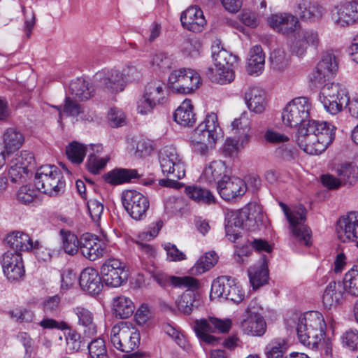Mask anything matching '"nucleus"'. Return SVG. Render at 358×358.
Segmentation results:
<instances>
[{
  "mask_svg": "<svg viewBox=\"0 0 358 358\" xmlns=\"http://www.w3.org/2000/svg\"><path fill=\"white\" fill-rule=\"evenodd\" d=\"M311 103L306 97L295 98L289 101L282 113L285 125L289 127H301L298 129L296 142L307 154L320 155L332 143L336 127L320 120H308Z\"/></svg>",
  "mask_w": 358,
  "mask_h": 358,
  "instance_id": "f257e3e1",
  "label": "nucleus"
},
{
  "mask_svg": "<svg viewBox=\"0 0 358 358\" xmlns=\"http://www.w3.org/2000/svg\"><path fill=\"white\" fill-rule=\"evenodd\" d=\"M264 217L260 207L256 204H250L239 210L231 212L225 225L227 238L236 243L241 238L240 229L255 231L263 224Z\"/></svg>",
  "mask_w": 358,
  "mask_h": 358,
  "instance_id": "f03ea898",
  "label": "nucleus"
},
{
  "mask_svg": "<svg viewBox=\"0 0 358 358\" xmlns=\"http://www.w3.org/2000/svg\"><path fill=\"white\" fill-rule=\"evenodd\" d=\"M222 137V131L217 115L215 113H210L192 131L190 143L194 152L206 155L215 147L216 143Z\"/></svg>",
  "mask_w": 358,
  "mask_h": 358,
  "instance_id": "7ed1b4c3",
  "label": "nucleus"
},
{
  "mask_svg": "<svg viewBox=\"0 0 358 358\" xmlns=\"http://www.w3.org/2000/svg\"><path fill=\"white\" fill-rule=\"evenodd\" d=\"M327 322L323 315H301L297 319L296 333L299 342L310 348L317 349L324 339Z\"/></svg>",
  "mask_w": 358,
  "mask_h": 358,
  "instance_id": "20e7f679",
  "label": "nucleus"
},
{
  "mask_svg": "<svg viewBox=\"0 0 358 358\" xmlns=\"http://www.w3.org/2000/svg\"><path fill=\"white\" fill-rule=\"evenodd\" d=\"M214 67H209L206 74L213 82L220 84L229 83L234 79L231 66L237 62L238 57L219 46L213 47Z\"/></svg>",
  "mask_w": 358,
  "mask_h": 358,
  "instance_id": "39448f33",
  "label": "nucleus"
},
{
  "mask_svg": "<svg viewBox=\"0 0 358 358\" xmlns=\"http://www.w3.org/2000/svg\"><path fill=\"white\" fill-rule=\"evenodd\" d=\"M289 224L293 241L305 246L311 245V231L305 224L306 211L302 206L288 208L282 202L279 203Z\"/></svg>",
  "mask_w": 358,
  "mask_h": 358,
  "instance_id": "423d86ee",
  "label": "nucleus"
},
{
  "mask_svg": "<svg viewBox=\"0 0 358 358\" xmlns=\"http://www.w3.org/2000/svg\"><path fill=\"white\" fill-rule=\"evenodd\" d=\"M36 189L50 196H57L64 192L65 180L60 169L55 165L39 167L34 178Z\"/></svg>",
  "mask_w": 358,
  "mask_h": 358,
  "instance_id": "0eeeda50",
  "label": "nucleus"
},
{
  "mask_svg": "<svg viewBox=\"0 0 358 358\" xmlns=\"http://www.w3.org/2000/svg\"><path fill=\"white\" fill-rule=\"evenodd\" d=\"M140 334L131 324L120 322L114 325L110 332V341L117 350L129 353L140 344Z\"/></svg>",
  "mask_w": 358,
  "mask_h": 358,
  "instance_id": "6e6552de",
  "label": "nucleus"
},
{
  "mask_svg": "<svg viewBox=\"0 0 358 358\" xmlns=\"http://www.w3.org/2000/svg\"><path fill=\"white\" fill-rule=\"evenodd\" d=\"M320 99L325 110L336 115L343 110V106H350V99L346 88L339 83L325 84L321 90Z\"/></svg>",
  "mask_w": 358,
  "mask_h": 358,
  "instance_id": "1a4fd4ad",
  "label": "nucleus"
},
{
  "mask_svg": "<svg viewBox=\"0 0 358 358\" xmlns=\"http://www.w3.org/2000/svg\"><path fill=\"white\" fill-rule=\"evenodd\" d=\"M231 327L230 319H219L215 317H210L209 320H196L194 322L193 329L200 341L209 344L215 345L218 338L210 334L219 332L225 334L229 331Z\"/></svg>",
  "mask_w": 358,
  "mask_h": 358,
  "instance_id": "9d476101",
  "label": "nucleus"
},
{
  "mask_svg": "<svg viewBox=\"0 0 358 358\" xmlns=\"http://www.w3.org/2000/svg\"><path fill=\"white\" fill-rule=\"evenodd\" d=\"M201 84L199 74L191 69H179L171 71L168 79V86L178 94H189Z\"/></svg>",
  "mask_w": 358,
  "mask_h": 358,
  "instance_id": "9b49d317",
  "label": "nucleus"
},
{
  "mask_svg": "<svg viewBox=\"0 0 358 358\" xmlns=\"http://www.w3.org/2000/svg\"><path fill=\"white\" fill-rule=\"evenodd\" d=\"M159 162L162 173L177 180L185 176V163L183 157L173 146H166L161 150Z\"/></svg>",
  "mask_w": 358,
  "mask_h": 358,
  "instance_id": "f8f14e48",
  "label": "nucleus"
},
{
  "mask_svg": "<svg viewBox=\"0 0 358 358\" xmlns=\"http://www.w3.org/2000/svg\"><path fill=\"white\" fill-rule=\"evenodd\" d=\"M121 199L125 210L133 219L141 220L145 217L150 203L143 194L133 189L126 190L122 193Z\"/></svg>",
  "mask_w": 358,
  "mask_h": 358,
  "instance_id": "ddd939ff",
  "label": "nucleus"
},
{
  "mask_svg": "<svg viewBox=\"0 0 358 358\" xmlns=\"http://www.w3.org/2000/svg\"><path fill=\"white\" fill-rule=\"evenodd\" d=\"M337 177L324 175L321 178L323 185L329 189H336L341 185H352L358 178V168L350 163L338 165L336 169Z\"/></svg>",
  "mask_w": 358,
  "mask_h": 358,
  "instance_id": "4468645a",
  "label": "nucleus"
},
{
  "mask_svg": "<svg viewBox=\"0 0 358 358\" xmlns=\"http://www.w3.org/2000/svg\"><path fill=\"white\" fill-rule=\"evenodd\" d=\"M94 81L97 88L110 94L122 92L125 88L123 75L115 69H103L94 76Z\"/></svg>",
  "mask_w": 358,
  "mask_h": 358,
  "instance_id": "2eb2a0df",
  "label": "nucleus"
},
{
  "mask_svg": "<svg viewBox=\"0 0 358 358\" xmlns=\"http://www.w3.org/2000/svg\"><path fill=\"white\" fill-rule=\"evenodd\" d=\"M103 281L107 286L117 287L127 280L128 271L124 263L113 259L106 262L101 267Z\"/></svg>",
  "mask_w": 358,
  "mask_h": 358,
  "instance_id": "dca6fc26",
  "label": "nucleus"
},
{
  "mask_svg": "<svg viewBox=\"0 0 358 358\" xmlns=\"http://www.w3.org/2000/svg\"><path fill=\"white\" fill-rule=\"evenodd\" d=\"M3 273L10 281H17L25 274L24 262L21 253L7 251L0 259Z\"/></svg>",
  "mask_w": 358,
  "mask_h": 358,
  "instance_id": "f3484780",
  "label": "nucleus"
},
{
  "mask_svg": "<svg viewBox=\"0 0 358 358\" xmlns=\"http://www.w3.org/2000/svg\"><path fill=\"white\" fill-rule=\"evenodd\" d=\"M331 18L338 27H346L358 22V2L348 1L335 6Z\"/></svg>",
  "mask_w": 358,
  "mask_h": 358,
  "instance_id": "a211bd4d",
  "label": "nucleus"
},
{
  "mask_svg": "<svg viewBox=\"0 0 358 358\" xmlns=\"http://www.w3.org/2000/svg\"><path fill=\"white\" fill-rule=\"evenodd\" d=\"M336 234L343 242H358V212H350L337 222Z\"/></svg>",
  "mask_w": 358,
  "mask_h": 358,
  "instance_id": "6ab92c4d",
  "label": "nucleus"
},
{
  "mask_svg": "<svg viewBox=\"0 0 358 358\" xmlns=\"http://www.w3.org/2000/svg\"><path fill=\"white\" fill-rule=\"evenodd\" d=\"M106 250V244L96 235L85 233L80 238V251L90 261L103 257Z\"/></svg>",
  "mask_w": 358,
  "mask_h": 358,
  "instance_id": "aec40b11",
  "label": "nucleus"
},
{
  "mask_svg": "<svg viewBox=\"0 0 358 358\" xmlns=\"http://www.w3.org/2000/svg\"><path fill=\"white\" fill-rule=\"evenodd\" d=\"M268 23L274 31L285 35L294 33L301 27L298 18L287 13L271 15Z\"/></svg>",
  "mask_w": 358,
  "mask_h": 358,
  "instance_id": "412c9836",
  "label": "nucleus"
},
{
  "mask_svg": "<svg viewBox=\"0 0 358 358\" xmlns=\"http://www.w3.org/2000/svg\"><path fill=\"white\" fill-rule=\"evenodd\" d=\"M217 188L220 196L226 201H231L241 196L247 190L246 185L243 180L237 177L229 176L219 181Z\"/></svg>",
  "mask_w": 358,
  "mask_h": 358,
  "instance_id": "4be33fe9",
  "label": "nucleus"
},
{
  "mask_svg": "<svg viewBox=\"0 0 358 358\" xmlns=\"http://www.w3.org/2000/svg\"><path fill=\"white\" fill-rule=\"evenodd\" d=\"M296 13L304 22H316L325 15L326 9L317 1L300 0L296 5Z\"/></svg>",
  "mask_w": 358,
  "mask_h": 358,
  "instance_id": "5701e85b",
  "label": "nucleus"
},
{
  "mask_svg": "<svg viewBox=\"0 0 358 358\" xmlns=\"http://www.w3.org/2000/svg\"><path fill=\"white\" fill-rule=\"evenodd\" d=\"M180 21L183 27L193 32L201 31L206 25L203 11L198 6H191L182 12Z\"/></svg>",
  "mask_w": 358,
  "mask_h": 358,
  "instance_id": "b1692460",
  "label": "nucleus"
},
{
  "mask_svg": "<svg viewBox=\"0 0 358 358\" xmlns=\"http://www.w3.org/2000/svg\"><path fill=\"white\" fill-rule=\"evenodd\" d=\"M24 142V135L17 129L10 127L3 132L0 139V150L9 155L18 150Z\"/></svg>",
  "mask_w": 358,
  "mask_h": 358,
  "instance_id": "393cba45",
  "label": "nucleus"
},
{
  "mask_svg": "<svg viewBox=\"0 0 358 358\" xmlns=\"http://www.w3.org/2000/svg\"><path fill=\"white\" fill-rule=\"evenodd\" d=\"M79 284L84 291L91 295L99 294L103 288L101 278L98 271L89 267L81 272Z\"/></svg>",
  "mask_w": 358,
  "mask_h": 358,
  "instance_id": "a878e982",
  "label": "nucleus"
},
{
  "mask_svg": "<svg viewBox=\"0 0 358 358\" xmlns=\"http://www.w3.org/2000/svg\"><path fill=\"white\" fill-rule=\"evenodd\" d=\"M344 291L345 292L344 281L330 282L323 294L322 303L324 308L331 310L338 306L343 299Z\"/></svg>",
  "mask_w": 358,
  "mask_h": 358,
  "instance_id": "bb28decb",
  "label": "nucleus"
},
{
  "mask_svg": "<svg viewBox=\"0 0 358 358\" xmlns=\"http://www.w3.org/2000/svg\"><path fill=\"white\" fill-rule=\"evenodd\" d=\"M152 277L161 287H166L169 283L178 287L194 288L198 286L197 280L190 276H169L164 272L156 271Z\"/></svg>",
  "mask_w": 358,
  "mask_h": 358,
  "instance_id": "cd10ccee",
  "label": "nucleus"
},
{
  "mask_svg": "<svg viewBox=\"0 0 358 358\" xmlns=\"http://www.w3.org/2000/svg\"><path fill=\"white\" fill-rule=\"evenodd\" d=\"M227 166L224 162L221 160L213 161L203 170L201 179L208 184L217 183L222 179L227 178Z\"/></svg>",
  "mask_w": 358,
  "mask_h": 358,
  "instance_id": "c85d7f7f",
  "label": "nucleus"
},
{
  "mask_svg": "<svg viewBox=\"0 0 358 358\" xmlns=\"http://www.w3.org/2000/svg\"><path fill=\"white\" fill-rule=\"evenodd\" d=\"M70 97L75 101H87L94 96V90L85 79L72 80L69 87Z\"/></svg>",
  "mask_w": 358,
  "mask_h": 358,
  "instance_id": "c756f323",
  "label": "nucleus"
},
{
  "mask_svg": "<svg viewBox=\"0 0 358 358\" xmlns=\"http://www.w3.org/2000/svg\"><path fill=\"white\" fill-rule=\"evenodd\" d=\"M185 192L187 197L201 205L210 206L216 203L213 194L207 188L198 185L185 187Z\"/></svg>",
  "mask_w": 358,
  "mask_h": 358,
  "instance_id": "7c9ffc66",
  "label": "nucleus"
},
{
  "mask_svg": "<svg viewBox=\"0 0 358 358\" xmlns=\"http://www.w3.org/2000/svg\"><path fill=\"white\" fill-rule=\"evenodd\" d=\"M174 120L182 127H192L196 122L194 106L189 99H185L173 114Z\"/></svg>",
  "mask_w": 358,
  "mask_h": 358,
  "instance_id": "2f4dec72",
  "label": "nucleus"
},
{
  "mask_svg": "<svg viewBox=\"0 0 358 358\" xmlns=\"http://www.w3.org/2000/svg\"><path fill=\"white\" fill-rule=\"evenodd\" d=\"M245 100L248 108L255 113H262L265 110L266 94L261 88H249L245 94Z\"/></svg>",
  "mask_w": 358,
  "mask_h": 358,
  "instance_id": "473e14b6",
  "label": "nucleus"
},
{
  "mask_svg": "<svg viewBox=\"0 0 358 358\" xmlns=\"http://www.w3.org/2000/svg\"><path fill=\"white\" fill-rule=\"evenodd\" d=\"M140 177L136 169H115L103 176L104 180L112 185L129 182L131 179Z\"/></svg>",
  "mask_w": 358,
  "mask_h": 358,
  "instance_id": "72a5a7b5",
  "label": "nucleus"
},
{
  "mask_svg": "<svg viewBox=\"0 0 358 358\" xmlns=\"http://www.w3.org/2000/svg\"><path fill=\"white\" fill-rule=\"evenodd\" d=\"M248 275L253 289H257L267 283L268 270L265 257L259 264L254 265L248 269Z\"/></svg>",
  "mask_w": 358,
  "mask_h": 358,
  "instance_id": "f704fd0d",
  "label": "nucleus"
},
{
  "mask_svg": "<svg viewBox=\"0 0 358 358\" xmlns=\"http://www.w3.org/2000/svg\"><path fill=\"white\" fill-rule=\"evenodd\" d=\"M241 328L245 334L259 336L265 333L266 324L261 315H248L241 322Z\"/></svg>",
  "mask_w": 358,
  "mask_h": 358,
  "instance_id": "c9c22d12",
  "label": "nucleus"
},
{
  "mask_svg": "<svg viewBox=\"0 0 358 358\" xmlns=\"http://www.w3.org/2000/svg\"><path fill=\"white\" fill-rule=\"evenodd\" d=\"M265 55L260 45H255L250 51L247 70L250 75H259L264 69Z\"/></svg>",
  "mask_w": 358,
  "mask_h": 358,
  "instance_id": "e433bc0d",
  "label": "nucleus"
},
{
  "mask_svg": "<svg viewBox=\"0 0 358 358\" xmlns=\"http://www.w3.org/2000/svg\"><path fill=\"white\" fill-rule=\"evenodd\" d=\"M5 242L11 248L20 251L32 250L34 244L28 234L21 231H14L8 234Z\"/></svg>",
  "mask_w": 358,
  "mask_h": 358,
  "instance_id": "4c0bfd02",
  "label": "nucleus"
},
{
  "mask_svg": "<svg viewBox=\"0 0 358 358\" xmlns=\"http://www.w3.org/2000/svg\"><path fill=\"white\" fill-rule=\"evenodd\" d=\"M230 285H233V278L229 276H220L215 279L211 285L210 297L211 300L224 299L227 296Z\"/></svg>",
  "mask_w": 358,
  "mask_h": 358,
  "instance_id": "58836bf2",
  "label": "nucleus"
},
{
  "mask_svg": "<svg viewBox=\"0 0 358 358\" xmlns=\"http://www.w3.org/2000/svg\"><path fill=\"white\" fill-rule=\"evenodd\" d=\"M144 94L157 106L162 104L166 99L164 85L160 81L149 83L145 87Z\"/></svg>",
  "mask_w": 358,
  "mask_h": 358,
  "instance_id": "ea45409f",
  "label": "nucleus"
},
{
  "mask_svg": "<svg viewBox=\"0 0 358 358\" xmlns=\"http://www.w3.org/2000/svg\"><path fill=\"white\" fill-rule=\"evenodd\" d=\"M113 313H134L136 306L131 299L124 296L113 298L110 303Z\"/></svg>",
  "mask_w": 358,
  "mask_h": 358,
  "instance_id": "a19ab883",
  "label": "nucleus"
},
{
  "mask_svg": "<svg viewBox=\"0 0 358 358\" xmlns=\"http://www.w3.org/2000/svg\"><path fill=\"white\" fill-rule=\"evenodd\" d=\"M62 248L66 253L73 255L80 250V238L69 231L61 230Z\"/></svg>",
  "mask_w": 358,
  "mask_h": 358,
  "instance_id": "79ce46f5",
  "label": "nucleus"
},
{
  "mask_svg": "<svg viewBox=\"0 0 358 358\" xmlns=\"http://www.w3.org/2000/svg\"><path fill=\"white\" fill-rule=\"evenodd\" d=\"M345 292L355 296H358V265L353 266L345 275Z\"/></svg>",
  "mask_w": 358,
  "mask_h": 358,
  "instance_id": "37998d69",
  "label": "nucleus"
},
{
  "mask_svg": "<svg viewBox=\"0 0 358 358\" xmlns=\"http://www.w3.org/2000/svg\"><path fill=\"white\" fill-rule=\"evenodd\" d=\"M66 154L68 159L73 163L80 164L83 162L86 154V148L84 145L73 141L66 148Z\"/></svg>",
  "mask_w": 358,
  "mask_h": 358,
  "instance_id": "c03bdc74",
  "label": "nucleus"
},
{
  "mask_svg": "<svg viewBox=\"0 0 358 358\" xmlns=\"http://www.w3.org/2000/svg\"><path fill=\"white\" fill-rule=\"evenodd\" d=\"M199 301L196 300L191 293L182 294L176 301L178 310L182 313H190L192 311L198 310Z\"/></svg>",
  "mask_w": 358,
  "mask_h": 358,
  "instance_id": "a18cd8bd",
  "label": "nucleus"
},
{
  "mask_svg": "<svg viewBox=\"0 0 358 358\" xmlns=\"http://www.w3.org/2000/svg\"><path fill=\"white\" fill-rule=\"evenodd\" d=\"M319 69L324 71L330 77L334 76L338 68V64L336 56L329 52L323 55L321 60L317 63Z\"/></svg>",
  "mask_w": 358,
  "mask_h": 358,
  "instance_id": "49530a36",
  "label": "nucleus"
},
{
  "mask_svg": "<svg viewBox=\"0 0 358 358\" xmlns=\"http://www.w3.org/2000/svg\"><path fill=\"white\" fill-rule=\"evenodd\" d=\"M218 257L215 252H206L201 257L195 264L194 268L199 273L208 271L217 262Z\"/></svg>",
  "mask_w": 358,
  "mask_h": 358,
  "instance_id": "de8ad7c7",
  "label": "nucleus"
},
{
  "mask_svg": "<svg viewBox=\"0 0 358 358\" xmlns=\"http://www.w3.org/2000/svg\"><path fill=\"white\" fill-rule=\"evenodd\" d=\"M74 101L75 100L72 99L71 97L66 96L65 99L63 110H62L61 106L56 107L59 111V115H61L62 113H64L68 116L77 117L79 115L83 113L84 110L82 106L79 103H77Z\"/></svg>",
  "mask_w": 358,
  "mask_h": 358,
  "instance_id": "09e8293b",
  "label": "nucleus"
},
{
  "mask_svg": "<svg viewBox=\"0 0 358 358\" xmlns=\"http://www.w3.org/2000/svg\"><path fill=\"white\" fill-rule=\"evenodd\" d=\"M286 343L282 338H277L270 343L266 348L267 358H282L285 351Z\"/></svg>",
  "mask_w": 358,
  "mask_h": 358,
  "instance_id": "8fccbe9b",
  "label": "nucleus"
},
{
  "mask_svg": "<svg viewBox=\"0 0 358 358\" xmlns=\"http://www.w3.org/2000/svg\"><path fill=\"white\" fill-rule=\"evenodd\" d=\"M341 343L344 348L351 351H358V331L349 329L341 337Z\"/></svg>",
  "mask_w": 358,
  "mask_h": 358,
  "instance_id": "3c124183",
  "label": "nucleus"
},
{
  "mask_svg": "<svg viewBox=\"0 0 358 358\" xmlns=\"http://www.w3.org/2000/svg\"><path fill=\"white\" fill-rule=\"evenodd\" d=\"M38 189H35L30 185H23L17 192V200L22 204H29L33 202L37 197Z\"/></svg>",
  "mask_w": 358,
  "mask_h": 358,
  "instance_id": "603ef678",
  "label": "nucleus"
},
{
  "mask_svg": "<svg viewBox=\"0 0 358 358\" xmlns=\"http://www.w3.org/2000/svg\"><path fill=\"white\" fill-rule=\"evenodd\" d=\"M91 358H107L105 342L102 338H96L88 345Z\"/></svg>",
  "mask_w": 358,
  "mask_h": 358,
  "instance_id": "864d4df0",
  "label": "nucleus"
},
{
  "mask_svg": "<svg viewBox=\"0 0 358 358\" xmlns=\"http://www.w3.org/2000/svg\"><path fill=\"white\" fill-rule=\"evenodd\" d=\"M270 61L273 68L279 71L285 69L289 63L286 53L282 50H273L271 54Z\"/></svg>",
  "mask_w": 358,
  "mask_h": 358,
  "instance_id": "5fc2aeb1",
  "label": "nucleus"
},
{
  "mask_svg": "<svg viewBox=\"0 0 358 358\" xmlns=\"http://www.w3.org/2000/svg\"><path fill=\"white\" fill-rule=\"evenodd\" d=\"M289 48L291 53L299 57L304 56L308 49L306 43H305L299 34L289 40Z\"/></svg>",
  "mask_w": 358,
  "mask_h": 358,
  "instance_id": "6e6d98bb",
  "label": "nucleus"
},
{
  "mask_svg": "<svg viewBox=\"0 0 358 358\" xmlns=\"http://www.w3.org/2000/svg\"><path fill=\"white\" fill-rule=\"evenodd\" d=\"M12 160L28 172L35 165L34 155L32 153L27 150L22 151L19 155L13 158Z\"/></svg>",
  "mask_w": 358,
  "mask_h": 358,
  "instance_id": "4d7b16f0",
  "label": "nucleus"
},
{
  "mask_svg": "<svg viewBox=\"0 0 358 358\" xmlns=\"http://www.w3.org/2000/svg\"><path fill=\"white\" fill-rule=\"evenodd\" d=\"M201 45L195 39H186L181 45V50L184 54L191 57H196L199 55Z\"/></svg>",
  "mask_w": 358,
  "mask_h": 358,
  "instance_id": "13d9d810",
  "label": "nucleus"
},
{
  "mask_svg": "<svg viewBox=\"0 0 358 358\" xmlns=\"http://www.w3.org/2000/svg\"><path fill=\"white\" fill-rule=\"evenodd\" d=\"M87 205L92 219L98 222L103 212V204L96 199H90L87 201Z\"/></svg>",
  "mask_w": 358,
  "mask_h": 358,
  "instance_id": "bf43d9fd",
  "label": "nucleus"
},
{
  "mask_svg": "<svg viewBox=\"0 0 358 358\" xmlns=\"http://www.w3.org/2000/svg\"><path fill=\"white\" fill-rule=\"evenodd\" d=\"M108 161V159L106 157H101L92 154L87 159V168L91 173L96 174L104 168Z\"/></svg>",
  "mask_w": 358,
  "mask_h": 358,
  "instance_id": "052dcab7",
  "label": "nucleus"
},
{
  "mask_svg": "<svg viewBox=\"0 0 358 358\" xmlns=\"http://www.w3.org/2000/svg\"><path fill=\"white\" fill-rule=\"evenodd\" d=\"M231 128L235 134L251 130L250 120L245 113H243L238 118L231 122Z\"/></svg>",
  "mask_w": 358,
  "mask_h": 358,
  "instance_id": "680f3d73",
  "label": "nucleus"
},
{
  "mask_svg": "<svg viewBox=\"0 0 358 358\" xmlns=\"http://www.w3.org/2000/svg\"><path fill=\"white\" fill-rule=\"evenodd\" d=\"M227 294L225 298L226 300H229L235 303L241 302L245 296L244 292L242 288L236 282L233 278V285H230L228 289Z\"/></svg>",
  "mask_w": 358,
  "mask_h": 358,
  "instance_id": "e2e57ef3",
  "label": "nucleus"
},
{
  "mask_svg": "<svg viewBox=\"0 0 358 358\" xmlns=\"http://www.w3.org/2000/svg\"><path fill=\"white\" fill-rule=\"evenodd\" d=\"M164 250L166 252L167 259L170 262H179L186 259L184 252L179 250L176 245L167 243L163 245Z\"/></svg>",
  "mask_w": 358,
  "mask_h": 358,
  "instance_id": "0e129e2a",
  "label": "nucleus"
},
{
  "mask_svg": "<svg viewBox=\"0 0 358 358\" xmlns=\"http://www.w3.org/2000/svg\"><path fill=\"white\" fill-rule=\"evenodd\" d=\"M150 64L154 71H164L169 67L168 58L164 52L153 55Z\"/></svg>",
  "mask_w": 358,
  "mask_h": 358,
  "instance_id": "69168bd1",
  "label": "nucleus"
},
{
  "mask_svg": "<svg viewBox=\"0 0 358 358\" xmlns=\"http://www.w3.org/2000/svg\"><path fill=\"white\" fill-rule=\"evenodd\" d=\"M109 124L113 127L122 126L125 122V115L124 112L118 108H111L108 114Z\"/></svg>",
  "mask_w": 358,
  "mask_h": 358,
  "instance_id": "338daca9",
  "label": "nucleus"
},
{
  "mask_svg": "<svg viewBox=\"0 0 358 358\" xmlns=\"http://www.w3.org/2000/svg\"><path fill=\"white\" fill-rule=\"evenodd\" d=\"M157 106L156 103H154L151 99L143 94L142 97L137 101V112L141 115H148L151 113Z\"/></svg>",
  "mask_w": 358,
  "mask_h": 358,
  "instance_id": "774afa93",
  "label": "nucleus"
}]
</instances>
